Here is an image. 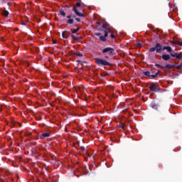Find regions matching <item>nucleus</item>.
Segmentation results:
<instances>
[{"instance_id":"obj_14","label":"nucleus","mask_w":182,"mask_h":182,"mask_svg":"<svg viewBox=\"0 0 182 182\" xmlns=\"http://www.w3.org/2000/svg\"><path fill=\"white\" fill-rule=\"evenodd\" d=\"M59 14H60V15H61V16H63V18H65V16H66V13L65 12V11H63V9H60Z\"/></svg>"},{"instance_id":"obj_36","label":"nucleus","mask_w":182,"mask_h":182,"mask_svg":"<svg viewBox=\"0 0 182 182\" xmlns=\"http://www.w3.org/2000/svg\"><path fill=\"white\" fill-rule=\"evenodd\" d=\"M53 43H56V41H53Z\"/></svg>"},{"instance_id":"obj_34","label":"nucleus","mask_w":182,"mask_h":182,"mask_svg":"<svg viewBox=\"0 0 182 182\" xmlns=\"http://www.w3.org/2000/svg\"><path fill=\"white\" fill-rule=\"evenodd\" d=\"M65 8H70V6H69V5H65Z\"/></svg>"},{"instance_id":"obj_23","label":"nucleus","mask_w":182,"mask_h":182,"mask_svg":"<svg viewBox=\"0 0 182 182\" xmlns=\"http://www.w3.org/2000/svg\"><path fill=\"white\" fill-rule=\"evenodd\" d=\"M166 50H167L168 52H171L172 49H171V48L170 46H167V47H166Z\"/></svg>"},{"instance_id":"obj_33","label":"nucleus","mask_w":182,"mask_h":182,"mask_svg":"<svg viewBox=\"0 0 182 182\" xmlns=\"http://www.w3.org/2000/svg\"><path fill=\"white\" fill-rule=\"evenodd\" d=\"M96 24H97V25H102V23H100V21H97V22H96Z\"/></svg>"},{"instance_id":"obj_21","label":"nucleus","mask_w":182,"mask_h":182,"mask_svg":"<svg viewBox=\"0 0 182 182\" xmlns=\"http://www.w3.org/2000/svg\"><path fill=\"white\" fill-rule=\"evenodd\" d=\"M74 55H75V56H80V57L83 56V54L82 53H75Z\"/></svg>"},{"instance_id":"obj_4","label":"nucleus","mask_w":182,"mask_h":182,"mask_svg":"<svg viewBox=\"0 0 182 182\" xmlns=\"http://www.w3.org/2000/svg\"><path fill=\"white\" fill-rule=\"evenodd\" d=\"M81 6H82V4L80 2H77L75 6H74L73 8V11L75 12V14L77 16H80L82 18H85V16H86V14H82V13L79 12V11H77V8H80Z\"/></svg>"},{"instance_id":"obj_41","label":"nucleus","mask_w":182,"mask_h":182,"mask_svg":"<svg viewBox=\"0 0 182 182\" xmlns=\"http://www.w3.org/2000/svg\"><path fill=\"white\" fill-rule=\"evenodd\" d=\"M50 143H52V142H50V143H49L50 145Z\"/></svg>"},{"instance_id":"obj_24","label":"nucleus","mask_w":182,"mask_h":182,"mask_svg":"<svg viewBox=\"0 0 182 182\" xmlns=\"http://www.w3.org/2000/svg\"><path fill=\"white\" fill-rule=\"evenodd\" d=\"M50 132H49L48 130L46 132V137H50Z\"/></svg>"},{"instance_id":"obj_29","label":"nucleus","mask_w":182,"mask_h":182,"mask_svg":"<svg viewBox=\"0 0 182 182\" xmlns=\"http://www.w3.org/2000/svg\"><path fill=\"white\" fill-rule=\"evenodd\" d=\"M110 37H111V39H114V34L111 33Z\"/></svg>"},{"instance_id":"obj_16","label":"nucleus","mask_w":182,"mask_h":182,"mask_svg":"<svg viewBox=\"0 0 182 182\" xmlns=\"http://www.w3.org/2000/svg\"><path fill=\"white\" fill-rule=\"evenodd\" d=\"M79 31H80V27H77V28L72 30L71 33H76L77 32H79Z\"/></svg>"},{"instance_id":"obj_22","label":"nucleus","mask_w":182,"mask_h":182,"mask_svg":"<svg viewBox=\"0 0 182 182\" xmlns=\"http://www.w3.org/2000/svg\"><path fill=\"white\" fill-rule=\"evenodd\" d=\"M151 75H156V69L153 68L150 70Z\"/></svg>"},{"instance_id":"obj_27","label":"nucleus","mask_w":182,"mask_h":182,"mask_svg":"<svg viewBox=\"0 0 182 182\" xmlns=\"http://www.w3.org/2000/svg\"><path fill=\"white\" fill-rule=\"evenodd\" d=\"M105 32L107 33H110L111 30H110V28H109L107 30H105Z\"/></svg>"},{"instance_id":"obj_10","label":"nucleus","mask_w":182,"mask_h":182,"mask_svg":"<svg viewBox=\"0 0 182 182\" xmlns=\"http://www.w3.org/2000/svg\"><path fill=\"white\" fill-rule=\"evenodd\" d=\"M70 36V33L68 31H63L62 33V36L63 38H64V39H68V38H69Z\"/></svg>"},{"instance_id":"obj_39","label":"nucleus","mask_w":182,"mask_h":182,"mask_svg":"<svg viewBox=\"0 0 182 182\" xmlns=\"http://www.w3.org/2000/svg\"><path fill=\"white\" fill-rule=\"evenodd\" d=\"M7 5H9V3H8Z\"/></svg>"},{"instance_id":"obj_26","label":"nucleus","mask_w":182,"mask_h":182,"mask_svg":"<svg viewBox=\"0 0 182 182\" xmlns=\"http://www.w3.org/2000/svg\"><path fill=\"white\" fill-rule=\"evenodd\" d=\"M104 29H105V31H107V29H110V26H104Z\"/></svg>"},{"instance_id":"obj_3","label":"nucleus","mask_w":182,"mask_h":182,"mask_svg":"<svg viewBox=\"0 0 182 182\" xmlns=\"http://www.w3.org/2000/svg\"><path fill=\"white\" fill-rule=\"evenodd\" d=\"M95 63L97 66H112V63H109L107 60L103 58H95Z\"/></svg>"},{"instance_id":"obj_35","label":"nucleus","mask_w":182,"mask_h":182,"mask_svg":"<svg viewBox=\"0 0 182 182\" xmlns=\"http://www.w3.org/2000/svg\"><path fill=\"white\" fill-rule=\"evenodd\" d=\"M141 46V43H138V47L140 48Z\"/></svg>"},{"instance_id":"obj_28","label":"nucleus","mask_w":182,"mask_h":182,"mask_svg":"<svg viewBox=\"0 0 182 182\" xmlns=\"http://www.w3.org/2000/svg\"><path fill=\"white\" fill-rule=\"evenodd\" d=\"M105 38H107V36H109V33H106L105 32V35H104Z\"/></svg>"},{"instance_id":"obj_30","label":"nucleus","mask_w":182,"mask_h":182,"mask_svg":"<svg viewBox=\"0 0 182 182\" xmlns=\"http://www.w3.org/2000/svg\"><path fill=\"white\" fill-rule=\"evenodd\" d=\"M100 35H102L101 33H95V36H100Z\"/></svg>"},{"instance_id":"obj_42","label":"nucleus","mask_w":182,"mask_h":182,"mask_svg":"<svg viewBox=\"0 0 182 182\" xmlns=\"http://www.w3.org/2000/svg\"><path fill=\"white\" fill-rule=\"evenodd\" d=\"M49 105H50V102H49Z\"/></svg>"},{"instance_id":"obj_17","label":"nucleus","mask_w":182,"mask_h":182,"mask_svg":"<svg viewBox=\"0 0 182 182\" xmlns=\"http://www.w3.org/2000/svg\"><path fill=\"white\" fill-rule=\"evenodd\" d=\"M155 66H157L158 68H160L161 69H163V70H166V67H164L160 64H156Z\"/></svg>"},{"instance_id":"obj_19","label":"nucleus","mask_w":182,"mask_h":182,"mask_svg":"<svg viewBox=\"0 0 182 182\" xmlns=\"http://www.w3.org/2000/svg\"><path fill=\"white\" fill-rule=\"evenodd\" d=\"M71 38L73 39V41H80V38L75 36V35H71Z\"/></svg>"},{"instance_id":"obj_13","label":"nucleus","mask_w":182,"mask_h":182,"mask_svg":"<svg viewBox=\"0 0 182 182\" xmlns=\"http://www.w3.org/2000/svg\"><path fill=\"white\" fill-rule=\"evenodd\" d=\"M38 136L41 140H43L44 139H46V132L39 134Z\"/></svg>"},{"instance_id":"obj_38","label":"nucleus","mask_w":182,"mask_h":182,"mask_svg":"<svg viewBox=\"0 0 182 182\" xmlns=\"http://www.w3.org/2000/svg\"><path fill=\"white\" fill-rule=\"evenodd\" d=\"M77 62H80V60H77Z\"/></svg>"},{"instance_id":"obj_1","label":"nucleus","mask_w":182,"mask_h":182,"mask_svg":"<svg viewBox=\"0 0 182 182\" xmlns=\"http://www.w3.org/2000/svg\"><path fill=\"white\" fill-rule=\"evenodd\" d=\"M102 53L104 55L105 59H109V58H112L116 55L114 53V48L111 47H107L102 50Z\"/></svg>"},{"instance_id":"obj_40","label":"nucleus","mask_w":182,"mask_h":182,"mask_svg":"<svg viewBox=\"0 0 182 182\" xmlns=\"http://www.w3.org/2000/svg\"><path fill=\"white\" fill-rule=\"evenodd\" d=\"M19 124V126H21V124Z\"/></svg>"},{"instance_id":"obj_20","label":"nucleus","mask_w":182,"mask_h":182,"mask_svg":"<svg viewBox=\"0 0 182 182\" xmlns=\"http://www.w3.org/2000/svg\"><path fill=\"white\" fill-rule=\"evenodd\" d=\"M3 15L4 16H8V15H9V11L5 10L3 11Z\"/></svg>"},{"instance_id":"obj_31","label":"nucleus","mask_w":182,"mask_h":182,"mask_svg":"<svg viewBox=\"0 0 182 182\" xmlns=\"http://www.w3.org/2000/svg\"><path fill=\"white\" fill-rule=\"evenodd\" d=\"M80 149H81V150H82V151H85V146H80Z\"/></svg>"},{"instance_id":"obj_11","label":"nucleus","mask_w":182,"mask_h":182,"mask_svg":"<svg viewBox=\"0 0 182 182\" xmlns=\"http://www.w3.org/2000/svg\"><path fill=\"white\" fill-rule=\"evenodd\" d=\"M161 58L163 59V60H168L170 59V55L164 54L161 55Z\"/></svg>"},{"instance_id":"obj_6","label":"nucleus","mask_w":182,"mask_h":182,"mask_svg":"<svg viewBox=\"0 0 182 182\" xmlns=\"http://www.w3.org/2000/svg\"><path fill=\"white\" fill-rule=\"evenodd\" d=\"M160 73V71H158L157 73H155V75H151V73H150V71H145L144 72V75L145 76H147L148 77H151V79H156V77H157V76H159Z\"/></svg>"},{"instance_id":"obj_7","label":"nucleus","mask_w":182,"mask_h":182,"mask_svg":"<svg viewBox=\"0 0 182 182\" xmlns=\"http://www.w3.org/2000/svg\"><path fill=\"white\" fill-rule=\"evenodd\" d=\"M164 68L165 69H173V68H176V69H182V63L179 65L167 64Z\"/></svg>"},{"instance_id":"obj_8","label":"nucleus","mask_w":182,"mask_h":182,"mask_svg":"<svg viewBox=\"0 0 182 182\" xmlns=\"http://www.w3.org/2000/svg\"><path fill=\"white\" fill-rule=\"evenodd\" d=\"M149 90L151 92H157V86H156V83L152 82L149 87Z\"/></svg>"},{"instance_id":"obj_18","label":"nucleus","mask_w":182,"mask_h":182,"mask_svg":"<svg viewBox=\"0 0 182 182\" xmlns=\"http://www.w3.org/2000/svg\"><path fill=\"white\" fill-rule=\"evenodd\" d=\"M100 41H102V42H106V41H107V39H106L105 37L103 36H100Z\"/></svg>"},{"instance_id":"obj_25","label":"nucleus","mask_w":182,"mask_h":182,"mask_svg":"<svg viewBox=\"0 0 182 182\" xmlns=\"http://www.w3.org/2000/svg\"><path fill=\"white\" fill-rule=\"evenodd\" d=\"M119 127H120L121 129H124V127H125L124 124H119Z\"/></svg>"},{"instance_id":"obj_32","label":"nucleus","mask_w":182,"mask_h":182,"mask_svg":"<svg viewBox=\"0 0 182 182\" xmlns=\"http://www.w3.org/2000/svg\"><path fill=\"white\" fill-rule=\"evenodd\" d=\"M21 25H23L24 26H26V23H25V22H23V21L21 22Z\"/></svg>"},{"instance_id":"obj_5","label":"nucleus","mask_w":182,"mask_h":182,"mask_svg":"<svg viewBox=\"0 0 182 182\" xmlns=\"http://www.w3.org/2000/svg\"><path fill=\"white\" fill-rule=\"evenodd\" d=\"M67 18L68 19V20L67 21V23H68V25H73V23H74V22H75V20L77 21V22H80V18L76 17V16H75V15L69 14V15L67 16Z\"/></svg>"},{"instance_id":"obj_9","label":"nucleus","mask_w":182,"mask_h":182,"mask_svg":"<svg viewBox=\"0 0 182 182\" xmlns=\"http://www.w3.org/2000/svg\"><path fill=\"white\" fill-rule=\"evenodd\" d=\"M171 56H172V58H176V59H179V60H181V54L180 53H171Z\"/></svg>"},{"instance_id":"obj_2","label":"nucleus","mask_w":182,"mask_h":182,"mask_svg":"<svg viewBox=\"0 0 182 182\" xmlns=\"http://www.w3.org/2000/svg\"><path fill=\"white\" fill-rule=\"evenodd\" d=\"M167 46H164L163 44L156 42L154 47L149 48V52H156V53H161L163 50H166Z\"/></svg>"},{"instance_id":"obj_37","label":"nucleus","mask_w":182,"mask_h":182,"mask_svg":"<svg viewBox=\"0 0 182 182\" xmlns=\"http://www.w3.org/2000/svg\"><path fill=\"white\" fill-rule=\"evenodd\" d=\"M80 69L81 70H83V68H80Z\"/></svg>"},{"instance_id":"obj_12","label":"nucleus","mask_w":182,"mask_h":182,"mask_svg":"<svg viewBox=\"0 0 182 182\" xmlns=\"http://www.w3.org/2000/svg\"><path fill=\"white\" fill-rule=\"evenodd\" d=\"M150 106L151 107H152V109H154L155 110H157V109H159V105L155 102H151Z\"/></svg>"},{"instance_id":"obj_15","label":"nucleus","mask_w":182,"mask_h":182,"mask_svg":"<svg viewBox=\"0 0 182 182\" xmlns=\"http://www.w3.org/2000/svg\"><path fill=\"white\" fill-rule=\"evenodd\" d=\"M172 43L173 45H178L179 46H182V42L181 41H174L172 42Z\"/></svg>"}]
</instances>
